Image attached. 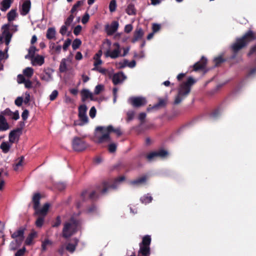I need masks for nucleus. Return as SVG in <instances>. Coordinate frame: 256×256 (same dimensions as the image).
<instances>
[{
	"instance_id": "12",
	"label": "nucleus",
	"mask_w": 256,
	"mask_h": 256,
	"mask_svg": "<svg viewBox=\"0 0 256 256\" xmlns=\"http://www.w3.org/2000/svg\"><path fill=\"white\" fill-rule=\"evenodd\" d=\"M130 100L131 104L135 108L144 106L146 103V98L142 97H132L130 98Z\"/></svg>"
},
{
	"instance_id": "53",
	"label": "nucleus",
	"mask_w": 256,
	"mask_h": 256,
	"mask_svg": "<svg viewBox=\"0 0 256 256\" xmlns=\"http://www.w3.org/2000/svg\"><path fill=\"white\" fill-rule=\"evenodd\" d=\"M38 50L34 46H31L28 49V54L34 58L36 52Z\"/></svg>"
},
{
	"instance_id": "27",
	"label": "nucleus",
	"mask_w": 256,
	"mask_h": 256,
	"mask_svg": "<svg viewBox=\"0 0 256 256\" xmlns=\"http://www.w3.org/2000/svg\"><path fill=\"white\" fill-rule=\"evenodd\" d=\"M180 88L178 92V94L176 97L174 104H179L183 100V98L186 97L188 94H185V92L184 90H182V92L180 93Z\"/></svg>"
},
{
	"instance_id": "11",
	"label": "nucleus",
	"mask_w": 256,
	"mask_h": 256,
	"mask_svg": "<svg viewBox=\"0 0 256 256\" xmlns=\"http://www.w3.org/2000/svg\"><path fill=\"white\" fill-rule=\"evenodd\" d=\"M151 241H142L140 244L139 254L142 256H146L150 254V245Z\"/></svg>"
},
{
	"instance_id": "55",
	"label": "nucleus",
	"mask_w": 256,
	"mask_h": 256,
	"mask_svg": "<svg viewBox=\"0 0 256 256\" xmlns=\"http://www.w3.org/2000/svg\"><path fill=\"white\" fill-rule=\"evenodd\" d=\"M26 80L24 75L20 74L17 76V82L18 84H24Z\"/></svg>"
},
{
	"instance_id": "34",
	"label": "nucleus",
	"mask_w": 256,
	"mask_h": 256,
	"mask_svg": "<svg viewBox=\"0 0 256 256\" xmlns=\"http://www.w3.org/2000/svg\"><path fill=\"white\" fill-rule=\"evenodd\" d=\"M11 147V145L8 142H3L0 145V148L2 150V152L4 154L8 153Z\"/></svg>"
},
{
	"instance_id": "13",
	"label": "nucleus",
	"mask_w": 256,
	"mask_h": 256,
	"mask_svg": "<svg viewBox=\"0 0 256 256\" xmlns=\"http://www.w3.org/2000/svg\"><path fill=\"white\" fill-rule=\"evenodd\" d=\"M26 230V226H22L20 227L16 232L12 234L11 236L14 239H18L19 240H24V234Z\"/></svg>"
},
{
	"instance_id": "59",
	"label": "nucleus",
	"mask_w": 256,
	"mask_h": 256,
	"mask_svg": "<svg viewBox=\"0 0 256 256\" xmlns=\"http://www.w3.org/2000/svg\"><path fill=\"white\" fill-rule=\"evenodd\" d=\"M90 16L89 14L86 12L82 18V22L83 24H86L87 23L89 20Z\"/></svg>"
},
{
	"instance_id": "20",
	"label": "nucleus",
	"mask_w": 256,
	"mask_h": 256,
	"mask_svg": "<svg viewBox=\"0 0 256 256\" xmlns=\"http://www.w3.org/2000/svg\"><path fill=\"white\" fill-rule=\"evenodd\" d=\"M50 206V205L48 203H46L42 208H38L36 209H34L35 210L34 214L45 217L48 214Z\"/></svg>"
},
{
	"instance_id": "61",
	"label": "nucleus",
	"mask_w": 256,
	"mask_h": 256,
	"mask_svg": "<svg viewBox=\"0 0 256 256\" xmlns=\"http://www.w3.org/2000/svg\"><path fill=\"white\" fill-rule=\"evenodd\" d=\"M23 102V98L22 97H18L14 101V104L16 106H22Z\"/></svg>"
},
{
	"instance_id": "64",
	"label": "nucleus",
	"mask_w": 256,
	"mask_h": 256,
	"mask_svg": "<svg viewBox=\"0 0 256 256\" xmlns=\"http://www.w3.org/2000/svg\"><path fill=\"white\" fill-rule=\"evenodd\" d=\"M160 28V26L158 24H152V32L155 33L158 32Z\"/></svg>"
},
{
	"instance_id": "51",
	"label": "nucleus",
	"mask_w": 256,
	"mask_h": 256,
	"mask_svg": "<svg viewBox=\"0 0 256 256\" xmlns=\"http://www.w3.org/2000/svg\"><path fill=\"white\" fill-rule=\"evenodd\" d=\"M117 146L114 143L110 144L108 146V151L111 152L113 153L116 151Z\"/></svg>"
},
{
	"instance_id": "57",
	"label": "nucleus",
	"mask_w": 256,
	"mask_h": 256,
	"mask_svg": "<svg viewBox=\"0 0 256 256\" xmlns=\"http://www.w3.org/2000/svg\"><path fill=\"white\" fill-rule=\"evenodd\" d=\"M94 68H98L99 66L102 64V61L100 58H94Z\"/></svg>"
},
{
	"instance_id": "45",
	"label": "nucleus",
	"mask_w": 256,
	"mask_h": 256,
	"mask_svg": "<svg viewBox=\"0 0 256 256\" xmlns=\"http://www.w3.org/2000/svg\"><path fill=\"white\" fill-rule=\"evenodd\" d=\"M116 0H112L109 4V10L111 12L116 11Z\"/></svg>"
},
{
	"instance_id": "36",
	"label": "nucleus",
	"mask_w": 256,
	"mask_h": 256,
	"mask_svg": "<svg viewBox=\"0 0 256 256\" xmlns=\"http://www.w3.org/2000/svg\"><path fill=\"white\" fill-rule=\"evenodd\" d=\"M140 200L142 204H147L152 201V198L148 194H147L141 197Z\"/></svg>"
},
{
	"instance_id": "49",
	"label": "nucleus",
	"mask_w": 256,
	"mask_h": 256,
	"mask_svg": "<svg viewBox=\"0 0 256 256\" xmlns=\"http://www.w3.org/2000/svg\"><path fill=\"white\" fill-rule=\"evenodd\" d=\"M62 220H61V218L60 216H58L56 218V220L52 222V227H58L61 224Z\"/></svg>"
},
{
	"instance_id": "32",
	"label": "nucleus",
	"mask_w": 256,
	"mask_h": 256,
	"mask_svg": "<svg viewBox=\"0 0 256 256\" xmlns=\"http://www.w3.org/2000/svg\"><path fill=\"white\" fill-rule=\"evenodd\" d=\"M56 30L54 28H48L47 30L46 37L48 40H52L55 38Z\"/></svg>"
},
{
	"instance_id": "4",
	"label": "nucleus",
	"mask_w": 256,
	"mask_h": 256,
	"mask_svg": "<svg viewBox=\"0 0 256 256\" xmlns=\"http://www.w3.org/2000/svg\"><path fill=\"white\" fill-rule=\"evenodd\" d=\"M88 146V144L83 138L76 136L72 141V147L76 152H82Z\"/></svg>"
},
{
	"instance_id": "24",
	"label": "nucleus",
	"mask_w": 256,
	"mask_h": 256,
	"mask_svg": "<svg viewBox=\"0 0 256 256\" xmlns=\"http://www.w3.org/2000/svg\"><path fill=\"white\" fill-rule=\"evenodd\" d=\"M126 12L129 16L136 15V9L135 8L134 4L132 2L129 3L126 8Z\"/></svg>"
},
{
	"instance_id": "31",
	"label": "nucleus",
	"mask_w": 256,
	"mask_h": 256,
	"mask_svg": "<svg viewBox=\"0 0 256 256\" xmlns=\"http://www.w3.org/2000/svg\"><path fill=\"white\" fill-rule=\"evenodd\" d=\"M147 180L146 176L138 178L135 180L131 182V184L133 185H140L144 184Z\"/></svg>"
},
{
	"instance_id": "5",
	"label": "nucleus",
	"mask_w": 256,
	"mask_h": 256,
	"mask_svg": "<svg viewBox=\"0 0 256 256\" xmlns=\"http://www.w3.org/2000/svg\"><path fill=\"white\" fill-rule=\"evenodd\" d=\"M98 198V194L94 190H90L89 188L84 190L80 194V198L82 202L90 200L92 201L96 200Z\"/></svg>"
},
{
	"instance_id": "29",
	"label": "nucleus",
	"mask_w": 256,
	"mask_h": 256,
	"mask_svg": "<svg viewBox=\"0 0 256 256\" xmlns=\"http://www.w3.org/2000/svg\"><path fill=\"white\" fill-rule=\"evenodd\" d=\"M12 0H3L1 2L0 10L2 12L6 11L11 6Z\"/></svg>"
},
{
	"instance_id": "6",
	"label": "nucleus",
	"mask_w": 256,
	"mask_h": 256,
	"mask_svg": "<svg viewBox=\"0 0 256 256\" xmlns=\"http://www.w3.org/2000/svg\"><path fill=\"white\" fill-rule=\"evenodd\" d=\"M125 180V177L124 176H120L117 178H116L112 184H109L108 182H104L102 185V189L101 191V192L103 194H105L108 190L111 188H116L118 183L124 181Z\"/></svg>"
},
{
	"instance_id": "56",
	"label": "nucleus",
	"mask_w": 256,
	"mask_h": 256,
	"mask_svg": "<svg viewBox=\"0 0 256 256\" xmlns=\"http://www.w3.org/2000/svg\"><path fill=\"white\" fill-rule=\"evenodd\" d=\"M12 112L10 110L9 108H6L2 112L1 114L2 116H12Z\"/></svg>"
},
{
	"instance_id": "41",
	"label": "nucleus",
	"mask_w": 256,
	"mask_h": 256,
	"mask_svg": "<svg viewBox=\"0 0 256 256\" xmlns=\"http://www.w3.org/2000/svg\"><path fill=\"white\" fill-rule=\"evenodd\" d=\"M44 216H38V217L36 219V221L35 224L36 226L38 228H41L44 222Z\"/></svg>"
},
{
	"instance_id": "10",
	"label": "nucleus",
	"mask_w": 256,
	"mask_h": 256,
	"mask_svg": "<svg viewBox=\"0 0 256 256\" xmlns=\"http://www.w3.org/2000/svg\"><path fill=\"white\" fill-rule=\"evenodd\" d=\"M114 46L116 48L112 51L108 50L104 54L106 57H110L114 59L118 58L120 56V50L119 44L118 42H115L114 44Z\"/></svg>"
},
{
	"instance_id": "48",
	"label": "nucleus",
	"mask_w": 256,
	"mask_h": 256,
	"mask_svg": "<svg viewBox=\"0 0 256 256\" xmlns=\"http://www.w3.org/2000/svg\"><path fill=\"white\" fill-rule=\"evenodd\" d=\"M36 232L34 230H32L31 232L28 234L26 240H33L34 238L36 237Z\"/></svg>"
},
{
	"instance_id": "23",
	"label": "nucleus",
	"mask_w": 256,
	"mask_h": 256,
	"mask_svg": "<svg viewBox=\"0 0 256 256\" xmlns=\"http://www.w3.org/2000/svg\"><path fill=\"white\" fill-rule=\"evenodd\" d=\"M31 6L30 0H26L22 5L20 14L22 16L26 15L30 12Z\"/></svg>"
},
{
	"instance_id": "25",
	"label": "nucleus",
	"mask_w": 256,
	"mask_h": 256,
	"mask_svg": "<svg viewBox=\"0 0 256 256\" xmlns=\"http://www.w3.org/2000/svg\"><path fill=\"white\" fill-rule=\"evenodd\" d=\"M9 128V125L4 116L0 115V132L5 131Z\"/></svg>"
},
{
	"instance_id": "39",
	"label": "nucleus",
	"mask_w": 256,
	"mask_h": 256,
	"mask_svg": "<svg viewBox=\"0 0 256 256\" xmlns=\"http://www.w3.org/2000/svg\"><path fill=\"white\" fill-rule=\"evenodd\" d=\"M83 1L82 0H78V1L76 4H75L72 7L70 12L72 14H74L75 12H76L77 8L82 6L83 4Z\"/></svg>"
},
{
	"instance_id": "15",
	"label": "nucleus",
	"mask_w": 256,
	"mask_h": 256,
	"mask_svg": "<svg viewBox=\"0 0 256 256\" xmlns=\"http://www.w3.org/2000/svg\"><path fill=\"white\" fill-rule=\"evenodd\" d=\"M207 59L202 56L200 60L194 64L193 66V70L198 72L204 70L206 66Z\"/></svg>"
},
{
	"instance_id": "58",
	"label": "nucleus",
	"mask_w": 256,
	"mask_h": 256,
	"mask_svg": "<svg viewBox=\"0 0 256 256\" xmlns=\"http://www.w3.org/2000/svg\"><path fill=\"white\" fill-rule=\"evenodd\" d=\"M82 29V27L80 25L76 26L74 30V34L76 36H78L80 34Z\"/></svg>"
},
{
	"instance_id": "54",
	"label": "nucleus",
	"mask_w": 256,
	"mask_h": 256,
	"mask_svg": "<svg viewBox=\"0 0 256 256\" xmlns=\"http://www.w3.org/2000/svg\"><path fill=\"white\" fill-rule=\"evenodd\" d=\"M58 92L57 90H54L52 91L50 95V99L51 101L54 100L58 96Z\"/></svg>"
},
{
	"instance_id": "43",
	"label": "nucleus",
	"mask_w": 256,
	"mask_h": 256,
	"mask_svg": "<svg viewBox=\"0 0 256 256\" xmlns=\"http://www.w3.org/2000/svg\"><path fill=\"white\" fill-rule=\"evenodd\" d=\"M24 160V157L23 156H22L19 158L18 162L14 166V170L15 171L18 170L19 168L22 166Z\"/></svg>"
},
{
	"instance_id": "60",
	"label": "nucleus",
	"mask_w": 256,
	"mask_h": 256,
	"mask_svg": "<svg viewBox=\"0 0 256 256\" xmlns=\"http://www.w3.org/2000/svg\"><path fill=\"white\" fill-rule=\"evenodd\" d=\"M96 110L94 106H92L90 109L89 114L90 118H94L96 116Z\"/></svg>"
},
{
	"instance_id": "52",
	"label": "nucleus",
	"mask_w": 256,
	"mask_h": 256,
	"mask_svg": "<svg viewBox=\"0 0 256 256\" xmlns=\"http://www.w3.org/2000/svg\"><path fill=\"white\" fill-rule=\"evenodd\" d=\"M72 40L70 38H68L64 42L62 48L64 51H66L68 46L70 45Z\"/></svg>"
},
{
	"instance_id": "47",
	"label": "nucleus",
	"mask_w": 256,
	"mask_h": 256,
	"mask_svg": "<svg viewBox=\"0 0 256 256\" xmlns=\"http://www.w3.org/2000/svg\"><path fill=\"white\" fill-rule=\"evenodd\" d=\"M74 16L73 14H71L70 16L66 19L64 22V24L66 26H70L74 19Z\"/></svg>"
},
{
	"instance_id": "33",
	"label": "nucleus",
	"mask_w": 256,
	"mask_h": 256,
	"mask_svg": "<svg viewBox=\"0 0 256 256\" xmlns=\"http://www.w3.org/2000/svg\"><path fill=\"white\" fill-rule=\"evenodd\" d=\"M77 241H76V242L74 244H72V243H67L65 244L66 246V250L69 252L70 253H73L76 248V246H77Z\"/></svg>"
},
{
	"instance_id": "21",
	"label": "nucleus",
	"mask_w": 256,
	"mask_h": 256,
	"mask_svg": "<svg viewBox=\"0 0 256 256\" xmlns=\"http://www.w3.org/2000/svg\"><path fill=\"white\" fill-rule=\"evenodd\" d=\"M82 96V101L86 102L88 98H90L91 100H94L93 94L88 89L84 88L80 91Z\"/></svg>"
},
{
	"instance_id": "7",
	"label": "nucleus",
	"mask_w": 256,
	"mask_h": 256,
	"mask_svg": "<svg viewBox=\"0 0 256 256\" xmlns=\"http://www.w3.org/2000/svg\"><path fill=\"white\" fill-rule=\"evenodd\" d=\"M168 155V152L164 150H160L158 151H154L150 152L148 154L146 155V158L149 162H151L154 160L155 158H165Z\"/></svg>"
},
{
	"instance_id": "16",
	"label": "nucleus",
	"mask_w": 256,
	"mask_h": 256,
	"mask_svg": "<svg viewBox=\"0 0 256 256\" xmlns=\"http://www.w3.org/2000/svg\"><path fill=\"white\" fill-rule=\"evenodd\" d=\"M22 134H20V129H14L12 130L8 136L9 142L11 144L18 142L19 140L20 136Z\"/></svg>"
},
{
	"instance_id": "3",
	"label": "nucleus",
	"mask_w": 256,
	"mask_h": 256,
	"mask_svg": "<svg viewBox=\"0 0 256 256\" xmlns=\"http://www.w3.org/2000/svg\"><path fill=\"white\" fill-rule=\"evenodd\" d=\"M79 220L71 218L68 222L64 224L62 230V236L64 238H68L74 234L80 227Z\"/></svg>"
},
{
	"instance_id": "40",
	"label": "nucleus",
	"mask_w": 256,
	"mask_h": 256,
	"mask_svg": "<svg viewBox=\"0 0 256 256\" xmlns=\"http://www.w3.org/2000/svg\"><path fill=\"white\" fill-rule=\"evenodd\" d=\"M82 44V41L79 38H76L72 43V48L74 50H76L79 48Z\"/></svg>"
},
{
	"instance_id": "63",
	"label": "nucleus",
	"mask_w": 256,
	"mask_h": 256,
	"mask_svg": "<svg viewBox=\"0 0 256 256\" xmlns=\"http://www.w3.org/2000/svg\"><path fill=\"white\" fill-rule=\"evenodd\" d=\"M96 207L94 204H92L87 209V212L88 213H93L96 212Z\"/></svg>"
},
{
	"instance_id": "38",
	"label": "nucleus",
	"mask_w": 256,
	"mask_h": 256,
	"mask_svg": "<svg viewBox=\"0 0 256 256\" xmlns=\"http://www.w3.org/2000/svg\"><path fill=\"white\" fill-rule=\"evenodd\" d=\"M23 74L25 76L31 78L34 74V70L32 68L28 67L24 70Z\"/></svg>"
},
{
	"instance_id": "26",
	"label": "nucleus",
	"mask_w": 256,
	"mask_h": 256,
	"mask_svg": "<svg viewBox=\"0 0 256 256\" xmlns=\"http://www.w3.org/2000/svg\"><path fill=\"white\" fill-rule=\"evenodd\" d=\"M40 198L41 195L40 193H36L34 194L32 198V201L34 203V209H36L39 208Z\"/></svg>"
},
{
	"instance_id": "35",
	"label": "nucleus",
	"mask_w": 256,
	"mask_h": 256,
	"mask_svg": "<svg viewBox=\"0 0 256 256\" xmlns=\"http://www.w3.org/2000/svg\"><path fill=\"white\" fill-rule=\"evenodd\" d=\"M166 102L167 100L166 99L159 98L158 102L153 106L152 108L156 109L160 107H164L166 104Z\"/></svg>"
},
{
	"instance_id": "2",
	"label": "nucleus",
	"mask_w": 256,
	"mask_h": 256,
	"mask_svg": "<svg viewBox=\"0 0 256 256\" xmlns=\"http://www.w3.org/2000/svg\"><path fill=\"white\" fill-rule=\"evenodd\" d=\"M96 132H100L102 134L100 136H96V140L94 141L97 144H102L106 142H110V134L114 133L118 137L122 135V132L120 128H114L112 126H98L96 128Z\"/></svg>"
},
{
	"instance_id": "8",
	"label": "nucleus",
	"mask_w": 256,
	"mask_h": 256,
	"mask_svg": "<svg viewBox=\"0 0 256 256\" xmlns=\"http://www.w3.org/2000/svg\"><path fill=\"white\" fill-rule=\"evenodd\" d=\"M86 110L87 107L85 104L80 105L78 107V118L82 122L80 124V126L87 124L88 122V118L86 114Z\"/></svg>"
},
{
	"instance_id": "37",
	"label": "nucleus",
	"mask_w": 256,
	"mask_h": 256,
	"mask_svg": "<svg viewBox=\"0 0 256 256\" xmlns=\"http://www.w3.org/2000/svg\"><path fill=\"white\" fill-rule=\"evenodd\" d=\"M22 241H12L10 247V250H14L19 248Z\"/></svg>"
},
{
	"instance_id": "28",
	"label": "nucleus",
	"mask_w": 256,
	"mask_h": 256,
	"mask_svg": "<svg viewBox=\"0 0 256 256\" xmlns=\"http://www.w3.org/2000/svg\"><path fill=\"white\" fill-rule=\"evenodd\" d=\"M44 57L38 54L36 55V56H34L32 60V63L33 65L37 64L38 66H42L44 64Z\"/></svg>"
},
{
	"instance_id": "17",
	"label": "nucleus",
	"mask_w": 256,
	"mask_h": 256,
	"mask_svg": "<svg viewBox=\"0 0 256 256\" xmlns=\"http://www.w3.org/2000/svg\"><path fill=\"white\" fill-rule=\"evenodd\" d=\"M3 30L2 34L4 35L5 39V44L6 45H8L11 38L12 37V34L10 32V24H5L2 26Z\"/></svg>"
},
{
	"instance_id": "46",
	"label": "nucleus",
	"mask_w": 256,
	"mask_h": 256,
	"mask_svg": "<svg viewBox=\"0 0 256 256\" xmlns=\"http://www.w3.org/2000/svg\"><path fill=\"white\" fill-rule=\"evenodd\" d=\"M104 90V86L102 84H98L94 88V94H100L102 90Z\"/></svg>"
},
{
	"instance_id": "44",
	"label": "nucleus",
	"mask_w": 256,
	"mask_h": 256,
	"mask_svg": "<svg viewBox=\"0 0 256 256\" xmlns=\"http://www.w3.org/2000/svg\"><path fill=\"white\" fill-rule=\"evenodd\" d=\"M92 71L98 72L103 75H106L108 73V70L107 69L101 67L94 68L92 69Z\"/></svg>"
},
{
	"instance_id": "9",
	"label": "nucleus",
	"mask_w": 256,
	"mask_h": 256,
	"mask_svg": "<svg viewBox=\"0 0 256 256\" xmlns=\"http://www.w3.org/2000/svg\"><path fill=\"white\" fill-rule=\"evenodd\" d=\"M118 26V21H112L110 25L108 24L105 26V31L108 36H112L117 31Z\"/></svg>"
},
{
	"instance_id": "42",
	"label": "nucleus",
	"mask_w": 256,
	"mask_h": 256,
	"mask_svg": "<svg viewBox=\"0 0 256 256\" xmlns=\"http://www.w3.org/2000/svg\"><path fill=\"white\" fill-rule=\"evenodd\" d=\"M59 70L61 72H64L66 71L67 66L66 59L64 58L62 60L60 65Z\"/></svg>"
},
{
	"instance_id": "18",
	"label": "nucleus",
	"mask_w": 256,
	"mask_h": 256,
	"mask_svg": "<svg viewBox=\"0 0 256 256\" xmlns=\"http://www.w3.org/2000/svg\"><path fill=\"white\" fill-rule=\"evenodd\" d=\"M126 76L122 72L116 73L112 78V81L114 85L122 83L126 79Z\"/></svg>"
},
{
	"instance_id": "62",
	"label": "nucleus",
	"mask_w": 256,
	"mask_h": 256,
	"mask_svg": "<svg viewBox=\"0 0 256 256\" xmlns=\"http://www.w3.org/2000/svg\"><path fill=\"white\" fill-rule=\"evenodd\" d=\"M26 252V248L23 247L22 248L18 250L15 254V256H22Z\"/></svg>"
},
{
	"instance_id": "50",
	"label": "nucleus",
	"mask_w": 256,
	"mask_h": 256,
	"mask_svg": "<svg viewBox=\"0 0 256 256\" xmlns=\"http://www.w3.org/2000/svg\"><path fill=\"white\" fill-rule=\"evenodd\" d=\"M52 241H43L42 244V251H45L47 249V246L52 245Z\"/></svg>"
},
{
	"instance_id": "19",
	"label": "nucleus",
	"mask_w": 256,
	"mask_h": 256,
	"mask_svg": "<svg viewBox=\"0 0 256 256\" xmlns=\"http://www.w3.org/2000/svg\"><path fill=\"white\" fill-rule=\"evenodd\" d=\"M232 60H234V59H230V56L228 58H224L222 57V56H219L217 57H216L214 59V66H220L222 63L225 62H230V65H232L234 64H235L234 62H232Z\"/></svg>"
},
{
	"instance_id": "1",
	"label": "nucleus",
	"mask_w": 256,
	"mask_h": 256,
	"mask_svg": "<svg viewBox=\"0 0 256 256\" xmlns=\"http://www.w3.org/2000/svg\"><path fill=\"white\" fill-rule=\"evenodd\" d=\"M256 39V36L251 30L247 32L242 38H236V42L231 46L233 54L230 56V59H234L236 63L238 62L240 58H236L238 52L245 47L250 42Z\"/></svg>"
},
{
	"instance_id": "22",
	"label": "nucleus",
	"mask_w": 256,
	"mask_h": 256,
	"mask_svg": "<svg viewBox=\"0 0 256 256\" xmlns=\"http://www.w3.org/2000/svg\"><path fill=\"white\" fill-rule=\"evenodd\" d=\"M144 32L142 28H137L134 33V37L132 39V42L135 43L136 42L140 40L144 36Z\"/></svg>"
},
{
	"instance_id": "14",
	"label": "nucleus",
	"mask_w": 256,
	"mask_h": 256,
	"mask_svg": "<svg viewBox=\"0 0 256 256\" xmlns=\"http://www.w3.org/2000/svg\"><path fill=\"white\" fill-rule=\"evenodd\" d=\"M195 82V80L192 77H189L186 82L182 84L180 86V93L182 92V90L185 92V94H189L190 90V86Z\"/></svg>"
},
{
	"instance_id": "30",
	"label": "nucleus",
	"mask_w": 256,
	"mask_h": 256,
	"mask_svg": "<svg viewBox=\"0 0 256 256\" xmlns=\"http://www.w3.org/2000/svg\"><path fill=\"white\" fill-rule=\"evenodd\" d=\"M18 16L16 9L11 10L7 14V18L8 22H12L15 20Z\"/></svg>"
}]
</instances>
